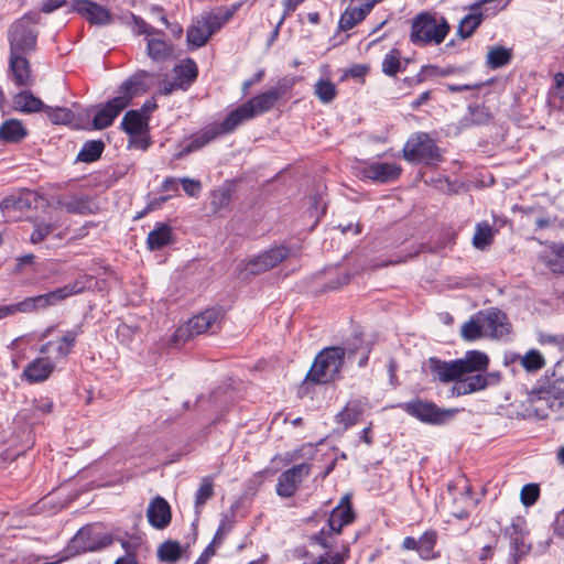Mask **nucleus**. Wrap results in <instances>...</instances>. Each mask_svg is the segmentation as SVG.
Masks as SVG:
<instances>
[{
	"label": "nucleus",
	"instance_id": "49",
	"mask_svg": "<svg viewBox=\"0 0 564 564\" xmlns=\"http://www.w3.org/2000/svg\"><path fill=\"white\" fill-rule=\"evenodd\" d=\"M401 67V62L397 51H392L386 55L382 62V70L389 76L395 75Z\"/></svg>",
	"mask_w": 564,
	"mask_h": 564
},
{
	"label": "nucleus",
	"instance_id": "52",
	"mask_svg": "<svg viewBox=\"0 0 564 564\" xmlns=\"http://www.w3.org/2000/svg\"><path fill=\"white\" fill-rule=\"evenodd\" d=\"M238 268L241 273H247V274H252V275H257V274L268 271L267 269H264L263 263L261 262V260L258 257H254L246 262H243V261L240 262Z\"/></svg>",
	"mask_w": 564,
	"mask_h": 564
},
{
	"label": "nucleus",
	"instance_id": "14",
	"mask_svg": "<svg viewBox=\"0 0 564 564\" xmlns=\"http://www.w3.org/2000/svg\"><path fill=\"white\" fill-rule=\"evenodd\" d=\"M72 11L78 13L91 24L107 25L112 22L111 12L90 0H73Z\"/></svg>",
	"mask_w": 564,
	"mask_h": 564
},
{
	"label": "nucleus",
	"instance_id": "57",
	"mask_svg": "<svg viewBox=\"0 0 564 564\" xmlns=\"http://www.w3.org/2000/svg\"><path fill=\"white\" fill-rule=\"evenodd\" d=\"M368 72V67L365 65H354L345 72V76L361 78Z\"/></svg>",
	"mask_w": 564,
	"mask_h": 564
},
{
	"label": "nucleus",
	"instance_id": "12",
	"mask_svg": "<svg viewBox=\"0 0 564 564\" xmlns=\"http://www.w3.org/2000/svg\"><path fill=\"white\" fill-rule=\"evenodd\" d=\"M354 169L358 177L377 183L395 181L402 172L401 166L388 162H358Z\"/></svg>",
	"mask_w": 564,
	"mask_h": 564
},
{
	"label": "nucleus",
	"instance_id": "27",
	"mask_svg": "<svg viewBox=\"0 0 564 564\" xmlns=\"http://www.w3.org/2000/svg\"><path fill=\"white\" fill-rule=\"evenodd\" d=\"M28 135V129L18 119H9L0 126V141L18 143Z\"/></svg>",
	"mask_w": 564,
	"mask_h": 564
},
{
	"label": "nucleus",
	"instance_id": "58",
	"mask_svg": "<svg viewBox=\"0 0 564 564\" xmlns=\"http://www.w3.org/2000/svg\"><path fill=\"white\" fill-rule=\"evenodd\" d=\"M423 74L425 77L430 76H447L452 73L451 69H440L435 66H426L423 68Z\"/></svg>",
	"mask_w": 564,
	"mask_h": 564
},
{
	"label": "nucleus",
	"instance_id": "64",
	"mask_svg": "<svg viewBox=\"0 0 564 564\" xmlns=\"http://www.w3.org/2000/svg\"><path fill=\"white\" fill-rule=\"evenodd\" d=\"M402 547L405 550H416L419 551V540L414 538L408 536L403 540Z\"/></svg>",
	"mask_w": 564,
	"mask_h": 564
},
{
	"label": "nucleus",
	"instance_id": "46",
	"mask_svg": "<svg viewBox=\"0 0 564 564\" xmlns=\"http://www.w3.org/2000/svg\"><path fill=\"white\" fill-rule=\"evenodd\" d=\"M232 11H227L224 15L218 14H209L203 17L204 24H206V29L209 31V35L212 36L217 30H219L232 15Z\"/></svg>",
	"mask_w": 564,
	"mask_h": 564
},
{
	"label": "nucleus",
	"instance_id": "56",
	"mask_svg": "<svg viewBox=\"0 0 564 564\" xmlns=\"http://www.w3.org/2000/svg\"><path fill=\"white\" fill-rule=\"evenodd\" d=\"M83 540V533L79 532L77 535L74 536V539L70 541L68 547H67V552L68 554L64 557H68L70 555H73L74 553H78V552H85V551H90L93 550L91 546H80V542Z\"/></svg>",
	"mask_w": 564,
	"mask_h": 564
},
{
	"label": "nucleus",
	"instance_id": "11",
	"mask_svg": "<svg viewBox=\"0 0 564 564\" xmlns=\"http://www.w3.org/2000/svg\"><path fill=\"white\" fill-rule=\"evenodd\" d=\"M403 409L410 415L429 424H444L451 421L458 412L457 409H441L432 402L421 400L408 402Z\"/></svg>",
	"mask_w": 564,
	"mask_h": 564
},
{
	"label": "nucleus",
	"instance_id": "32",
	"mask_svg": "<svg viewBox=\"0 0 564 564\" xmlns=\"http://www.w3.org/2000/svg\"><path fill=\"white\" fill-rule=\"evenodd\" d=\"M482 327L484 326L480 318V312H478L476 315L470 317L469 321L462 325L460 335L467 341H473L481 337H486Z\"/></svg>",
	"mask_w": 564,
	"mask_h": 564
},
{
	"label": "nucleus",
	"instance_id": "30",
	"mask_svg": "<svg viewBox=\"0 0 564 564\" xmlns=\"http://www.w3.org/2000/svg\"><path fill=\"white\" fill-rule=\"evenodd\" d=\"M172 241V228L165 224H160L155 229L149 232L147 245L150 250H159Z\"/></svg>",
	"mask_w": 564,
	"mask_h": 564
},
{
	"label": "nucleus",
	"instance_id": "2",
	"mask_svg": "<svg viewBox=\"0 0 564 564\" xmlns=\"http://www.w3.org/2000/svg\"><path fill=\"white\" fill-rule=\"evenodd\" d=\"M345 350L340 347H328L315 358L306 380L314 383H329L338 379L343 368Z\"/></svg>",
	"mask_w": 564,
	"mask_h": 564
},
{
	"label": "nucleus",
	"instance_id": "29",
	"mask_svg": "<svg viewBox=\"0 0 564 564\" xmlns=\"http://www.w3.org/2000/svg\"><path fill=\"white\" fill-rule=\"evenodd\" d=\"M541 260L553 273H564V245H552L541 254Z\"/></svg>",
	"mask_w": 564,
	"mask_h": 564
},
{
	"label": "nucleus",
	"instance_id": "20",
	"mask_svg": "<svg viewBox=\"0 0 564 564\" xmlns=\"http://www.w3.org/2000/svg\"><path fill=\"white\" fill-rule=\"evenodd\" d=\"M367 401L362 399L349 400L344 409L335 416L337 424L341 425L344 430L357 424L365 411L367 410Z\"/></svg>",
	"mask_w": 564,
	"mask_h": 564
},
{
	"label": "nucleus",
	"instance_id": "18",
	"mask_svg": "<svg viewBox=\"0 0 564 564\" xmlns=\"http://www.w3.org/2000/svg\"><path fill=\"white\" fill-rule=\"evenodd\" d=\"M91 280V276L82 275L68 284L47 292L51 305L55 306L70 296L84 293L90 286Z\"/></svg>",
	"mask_w": 564,
	"mask_h": 564
},
{
	"label": "nucleus",
	"instance_id": "40",
	"mask_svg": "<svg viewBox=\"0 0 564 564\" xmlns=\"http://www.w3.org/2000/svg\"><path fill=\"white\" fill-rule=\"evenodd\" d=\"M104 151V143L99 140L88 141L84 144L83 149L77 155V160L80 162H94L96 161Z\"/></svg>",
	"mask_w": 564,
	"mask_h": 564
},
{
	"label": "nucleus",
	"instance_id": "61",
	"mask_svg": "<svg viewBox=\"0 0 564 564\" xmlns=\"http://www.w3.org/2000/svg\"><path fill=\"white\" fill-rule=\"evenodd\" d=\"M34 299H35L36 310H46L47 307L52 306L50 303V297H48L47 293L36 295V296H34Z\"/></svg>",
	"mask_w": 564,
	"mask_h": 564
},
{
	"label": "nucleus",
	"instance_id": "8",
	"mask_svg": "<svg viewBox=\"0 0 564 564\" xmlns=\"http://www.w3.org/2000/svg\"><path fill=\"white\" fill-rule=\"evenodd\" d=\"M155 107V105L152 107L144 106L140 110H129L123 116L121 128L131 137V145L143 150L148 148L149 143L142 135L145 134L149 129L148 113Z\"/></svg>",
	"mask_w": 564,
	"mask_h": 564
},
{
	"label": "nucleus",
	"instance_id": "54",
	"mask_svg": "<svg viewBox=\"0 0 564 564\" xmlns=\"http://www.w3.org/2000/svg\"><path fill=\"white\" fill-rule=\"evenodd\" d=\"M181 184L185 193L191 197H197L202 191V184L196 180L184 177L181 178Z\"/></svg>",
	"mask_w": 564,
	"mask_h": 564
},
{
	"label": "nucleus",
	"instance_id": "17",
	"mask_svg": "<svg viewBox=\"0 0 564 564\" xmlns=\"http://www.w3.org/2000/svg\"><path fill=\"white\" fill-rule=\"evenodd\" d=\"M126 108V98H112L96 112L93 121V128L101 130L109 127Z\"/></svg>",
	"mask_w": 564,
	"mask_h": 564
},
{
	"label": "nucleus",
	"instance_id": "34",
	"mask_svg": "<svg viewBox=\"0 0 564 564\" xmlns=\"http://www.w3.org/2000/svg\"><path fill=\"white\" fill-rule=\"evenodd\" d=\"M289 254L290 250L284 246H280L269 249L257 257L263 263L264 269L270 270L276 267L279 263H281L284 259H286Z\"/></svg>",
	"mask_w": 564,
	"mask_h": 564
},
{
	"label": "nucleus",
	"instance_id": "25",
	"mask_svg": "<svg viewBox=\"0 0 564 564\" xmlns=\"http://www.w3.org/2000/svg\"><path fill=\"white\" fill-rule=\"evenodd\" d=\"M150 75L145 70L135 73L132 77L127 79L120 87V95L116 98H126L127 107L130 105L132 98L145 91L144 80Z\"/></svg>",
	"mask_w": 564,
	"mask_h": 564
},
{
	"label": "nucleus",
	"instance_id": "28",
	"mask_svg": "<svg viewBox=\"0 0 564 564\" xmlns=\"http://www.w3.org/2000/svg\"><path fill=\"white\" fill-rule=\"evenodd\" d=\"M56 205L72 214L86 215L93 213V204L87 196L61 197L56 199Z\"/></svg>",
	"mask_w": 564,
	"mask_h": 564
},
{
	"label": "nucleus",
	"instance_id": "4",
	"mask_svg": "<svg viewBox=\"0 0 564 564\" xmlns=\"http://www.w3.org/2000/svg\"><path fill=\"white\" fill-rule=\"evenodd\" d=\"M449 32L447 21L430 13H420L412 22L411 41L414 44H441Z\"/></svg>",
	"mask_w": 564,
	"mask_h": 564
},
{
	"label": "nucleus",
	"instance_id": "35",
	"mask_svg": "<svg viewBox=\"0 0 564 564\" xmlns=\"http://www.w3.org/2000/svg\"><path fill=\"white\" fill-rule=\"evenodd\" d=\"M148 55L153 61H164L172 55V47L165 41L154 36L147 39Z\"/></svg>",
	"mask_w": 564,
	"mask_h": 564
},
{
	"label": "nucleus",
	"instance_id": "13",
	"mask_svg": "<svg viewBox=\"0 0 564 564\" xmlns=\"http://www.w3.org/2000/svg\"><path fill=\"white\" fill-rule=\"evenodd\" d=\"M481 371H475L465 375L452 388L454 395L469 394L479 390L485 389L489 384L499 382L500 376L497 372L480 373Z\"/></svg>",
	"mask_w": 564,
	"mask_h": 564
},
{
	"label": "nucleus",
	"instance_id": "44",
	"mask_svg": "<svg viewBox=\"0 0 564 564\" xmlns=\"http://www.w3.org/2000/svg\"><path fill=\"white\" fill-rule=\"evenodd\" d=\"M159 557L164 562H175L181 556V545L177 542H164L158 551Z\"/></svg>",
	"mask_w": 564,
	"mask_h": 564
},
{
	"label": "nucleus",
	"instance_id": "15",
	"mask_svg": "<svg viewBox=\"0 0 564 564\" xmlns=\"http://www.w3.org/2000/svg\"><path fill=\"white\" fill-rule=\"evenodd\" d=\"M310 466L307 464H299L283 471L278 478L276 494L280 497H292L300 482L308 475Z\"/></svg>",
	"mask_w": 564,
	"mask_h": 564
},
{
	"label": "nucleus",
	"instance_id": "48",
	"mask_svg": "<svg viewBox=\"0 0 564 564\" xmlns=\"http://www.w3.org/2000/svg\"><path fill=\"white\" fill-rule=\"evenodd\" d=\"M212 196V205L215 210L226 208L231 202V191L228 187L214 191Z\"/></svg>",
	"mask_w": 564,
	"mask_h": 564
},
{
	"label": "nucleus",
	"instance_id": "26",
	"mask_svg": "<svg viewBox=\"0 0 564 564\" xmlns=\"http://www.w3.org/2000/svg\"><path fill=\"white\" fill-rule=\"evenodd\" d=\"M79 333H80L79 328L68 330L55 343L50 341V343L44 344L41 347L40 351L42 354H45V352H47L48 347L54 345L55 346V359H63L72 351V348L74 347L76 338L79 335Z\"/></svg>",
	"mask_w": 564,
	"mask_h": 564
},
{
	"label": "nucleus",
	"instance_id": "59",
	"mask_svg": "<svg viewBox=\"0 0 564 564\" xmlns=\"http://www.w3.org/2000/svg\"><path fill=\"white\" fill-rule=\"evenodd\" d=\"M66 3V0H47L43 3L42 10L45 13H51L54 10L63 7Z\"/></svg>",
	"mask_w": 564,
	"mask_h": 564
},
{
	"label": "nucleus",
	"instance_id": "38",
	"mask_svg": "<svg viewBox=\"0 0 564 564\" xmlns=\"http://www.w3.org/2000/svg\"><path fill=\"white\" fill-rule=\"evenodd\" d=\"M494 230L488 223H479L473 237V245L476 249L484 250L491 245Z\"/></svg>",
	"mask_w": 564,
	"mask_h": 564
},
{
	"label": "nucleus",
	"instance_id": "6",
	"mask_svg": "<svg viewBox=\"0 0 564 564\" xmlns=\"http://www.w3.org/2000/svg\"><path fill=\"white\" fill-rule=\"evenodd\" d=\"M220 321L221 311L219 308L212 307L188 319L185 325L176 329L174 336L176 339L186 340L193 336L215 333L219 329Z\"/></svg>",
	"mask_w": 564,
	"mask_h": 564
},
{
	"label": "nucleus",
	"instance_id": "9",
	"mask_svg": "<svg viewBox=\"0 0 564 564\" xmlns=\"http://www.w3.org/2000/svg\"><path fill=\"white\" fill-rule=\"evenodd\" d=\"M354 519L355 514L351 509L350 498L349 496H345L343 497L340 503L330 512L328 519L329 530H321V532L315 535L316 542L324 549H330L332 542L329 541V538L332 534H339L343 527L351 523Z\"/></svg>",
	"mask_w": 564,
	"mask_h": 564
},
{
	"label": "nucleus",
	"instance_id": "1",
	"mask_svg": "<svg viewBox=\"0 0 564 564\" xmlns=\"http://www.w3.org/2000/svg\"><path fill=\"white\" fill-rule=\"evenodd\" d=\"M427 364L434 380L456 383L467 373L487 370L489 358L485 352L471 350L460 359L446 362L432 357Z\"/></svg>",
	"mask_w": 564,
	"mask_h": 564
},
{
	"label": "nucleus",
	"instance_id": "53",
	"mask_svg": "<svg viewBox=\"0 0 564 564\" xmlns=\"http://www.w3.org/2000/svg\"><path fill=\"white\" fill-rule=\"evenodd\" d=\"M25 202L21 197L10 196L0 203V209L4 216H10L11 210H21Z\"/></svg>",
	"mask_w": 564,
	"mask_h": 564
},
{
	"label": "nucleus",
	"instance_id": "23",
	"mask_svg": "<svg viewBox=\"0 0 564 564\" xmlns=\"http://www.w3.org/2000/svg\"><path fill=\"white\" fill-rule=\"evenodd\" d=\"M12 107L15 111H20L23 113H35L43 111L45 105L30 90H22L13 96Z\"/></svg>",
	"mask_w": 564,
	"mask_h": 564
},
{
	"label": "nucleus",
	"instance_id": "63",
	"mask_svg": "<svg viewBox=\"0 0 564 564\" xmlns=\"http://www.w3.org/2000/svg\"><path fill=\"white\" fill-rule=\"evenodd\" d=\"M175 89H182V82H169L165 83L163 88L161 89V94L163 95H170Z\"/></svg>",
	"mask_w": 564,
	"mask_h": 564
},
{
	"label": "nucleus",
	"instance_id": "16",
	"mask_svg": "<svg viewBox=\"0 0 564 564\" xmlns=\"http://www.w3.org/2000/svg\"><path fill=\"white\" fill-rule=\"evenodd\" d=\"M486 337L500 338L510 333V324L505 313L497 308L480 312Z\"/></svg>",
	"mask_w": 564,
	"mask_h": 564
},
{
	"label": "nucleus",
	"instance_id": "42",
	"mask_svg": "<svg viewBox=\"0 0 564 564\" xmlns=\"http://www.w3.org/2000/svg\"><path fill=\"white\" fill-rule=\"evenodd\" d=\"M314 93L323 104H328L335 99L337 89L329 79H321L315 84Z\"/></svg>",
	"mask_w": 564,
	"mask_h": 564
},
{
	"label": "nucleus",
	"instance_id": "31",
	"mask_svg": "<svg viewBox=\"0 0 564 564\" xmlns=\"http://www.w3.org/2000/svg\"><path fill=\"white\" fill-rule=\"evenodd\" d=\"M209 37V31L206 29L203 19L196 20L187 30V42L195 47L205 45Z\"/></svg>",
	"mask_w": 564,
	"mask_h": 564
},
{
	"label": "nucleus",
	"instance_id": "24",
	"mask_svg": "<svg viewBox=\"0 0 564 564\" xmlns=\"http://www.w3.org/2000/svg\"><path fill=\"white\" fill-rule=\"evenodd\" d=\"M54 369L53 362L46 358H36L26 366L23 376L29 382H41L46 380Z\"/></svg>",
	"mask_w": 564,
	"mask_h": 564
},
{
	"label": "nucleus",
	"instance_id": "5",
	"mask_svg": "<svg viewBox=\"0 0 564 564\" xmlns=\"http://www.w3.org/2000/svg\"><path fill=\"white\" fill-rule=\"evenodd\" d=\"M284 93L285 88L273 87L246 101L228 115L230 126L237 128L242 122L271 110Z\"/></svg>",
	"mask_w": 564,
	"mask_h": 564
},
{
	"label": "nucleus",
	"instance_id": "10",
	"mask_svg": "<svg viewBox=\"0 0 564 564\" xmlns=\"http://www.w3.org/2000/svg\"><path fill=\"white\" fill-rule=\"evenodd\" d=\"M235 129V126H230L229 116L221 123L213 122L192 134L188 144L175 154V159H182L204 148L218 137L232 132Z\"/></svg>",
	"mask_w": 564,
	"mask_h": 564
},
{
	"label": "nucleus",
	"instance_id": "21",
	"mask_svg": "<svg viewBox=\"0 0 564 564\" xmlns=\"http://www.w3.org/2000/svg\"><path fill=\"white\" fill-rule=\"evenodd\" d=\"M147 517L150 524L155 529H164L171 522V507L162 497H155L149 505Z\"/></svg>",
	"mask_w": 564,
	"mask_h": 564
},
{
	"label": "nucleus",
	"instance_id": "41",
	"mask_svg": "<svg viewBox=\"0 0 564 564\" xmlns=\"http://www.w3.org/2000/svg\"><path fill=\"white\" fill-rule=\"evenodd\" d=\"M43 111L54 124H70L74 121V113L67 108L45 106Z\"/></svg>",
	"mask_w": 564,
	"mask_h": 564
},
{
	"label": "nucleus",
	"instance_id": "45",
	"mask_svg": "<svg viewBox=\"0 0 564 564\" xmlns=\"http://www.w3.org/2000/svg\"><path fill=\"white\" fill-rule=\"evenodd\" d=\"M349 546L343 545L340 551L333 555H321L312 564H345L349 557Z\"/></svg>",
	"mask_w": 564,
	"mask_h": 564
},
{
	"label": "nucleus",
	"instance_id": "7",
	"mask_svg": "<svg viewBox=\"0 0 564 564\" xmlns=\"http://www.w3.org/2000/svg\"><path fill=\"white\" fill-rule=\"evenodd\" d=\"M403 158L409 161H424L432 164L442 160V154L435 142L426 133L411 137L403 150Z\"/></svg>",
	"mask_w": 564,
	"mask_h": 564
},
{
	"label": "nucleus",
	"instance_id": "50",
	"mask_svg": "<svg viewBox=\"0 0 564 564\" xmlns=\"http://www.w3.org/2000/svg\"><path fill=\"white\" fill-rule=\"evenodd\" d=\"M540 496V488L535 484H528L522 487L520 492L521 502L525 507H530L535 503Z\"/></svg>",
	"mask_w": 564,
	"mask_h": 564
},
{
	"label": "nucleus",
	"instance_id": "19",
	"mask_svg": "<svg viewBox=\"0 0 564 564\" xmlns=\"http://www.w3.org/2000/svg\"><path fill=\"white\" fill-rule=\"evenodd\" d=\"M9 72L12 76L13 82L18 86L29 87L32 86L34 83L30 62L26 58V55L10 54Z\"/></svg>",
	"mask_w": 564,
	"mask_h": 564
},
{
	"label": "nucleus",
	"instance_id": "37",
	"mask_svg": "<svg viewBox=\"0 0 564 564\" xmlns=\"http://www.w3.org/2000/svg\"><path fill=\"white\" fill-rule=\"evenodd\" d=\"M58 227L57 219L50 218V221L44 219L34 220V230L31 235V242L39 243L43 241L48 235H51Z\"/></svg>",
	"mask_w": 564,
	"mask_h": 564
},
{
	"label": "nucleus",
	"instance_id": "55",
	"mask_svg": "<svg viewBox=\"0 0 564 564\" xmlns=\"http://www.w3.org/2000/svg\"><path fill=\"white\" fill-rule=\"evenodd\" d=\"M12 306L14 308V314L31 313V312L37 311L34 296L26 297L19 303L12 304Z\"/></svg>",
	"mask_w": 564,
	"mask_h": 564
},
{
	"label": "nucleus",
	"instance_id": "51",
	"mask_svg": "<svg viewBox=\"0 0 564 564\" xmlns=\"http://www.w3.org/2000/svg\"><path fill=\"white\" fill-rule=\"evenodd\" d=\"M131 19H132V23H133V28H132V31L138 34V35H141V34H145L148 35V37H152V36H155L158 34H160V31L154 29L153 26L149 25L143 19H141L140 17H137L134 14H131Z\"/></svg>",
	"mask_w": 564,
	"mask_h": 564
},
{
	"label": "nucleus",
	"instance_id": "36",
	"mask_svg": "<svg viewBox=\"0 0 564 564\" xmlns=\"http://www.w3.org/2000/svg\"><path fill=\"white\" fill-rule=\"evenodd\" d=\"M437 535L434 531L425 532L419 539V555L422 560H433L438 556V553L434 551Z\"/></svg>",
	"mask_w": 564,
	"mask_h": 564
},
{
	"label": "nucleus",
	"instance_id": "3",
	"mask_svg": "<svg viewBox=\"0 0 564 564\" xmlns=\"http://www.w3.org/2000/svg\"><path fill=\"white\" fill-rule=\"evenodd\" d=\"M40 14L30 12L12 23L9 31L10 54L28 55L36 47L35 25Z\"/></svg>",
	"mask_w": 564,
	"mask_h": 564
},
{
	"label": "nucleus",
	"instance_id": "62",
	"mask_svg": "<svg viewBox=\"0 0 564 564\" xmlns=\"http://www.w3.org/2000/svg\"><path fill=\"white\" fill-rule=\"evenodd\" d=\"M303 1L304 0H284V13L282 17L286 18V15L293 12Z\"/></svg>",
	"mask_w": 564,
	"mask_h": 564
},
{
	"label": "nucleus",
	"instance_id": "47",
	"mask_svg": "<svg viewBox=\"0 0 564 564\" xmlns=\"http://www.w3.org/2000/svg\"><path fill=\"white\" fill-rule=\"evenodd\" d=\"M214 489H213V481L209 478H204L195 498V507L197 510H199L205 502L213 497Z\"/></svg>",
	"mask_w": 564,
	"mask_h": 564
},
{
	"label": "nucleus",
	"instance_id": "60",
	"mask_svg": "<svg viewBox=\"0 0 564 564\" xmlns=\"http://www.w3.org/2000/svg\"><path fill=\"white\" fill-rule=\"evenodd\" d=\"M555 87H556V95L564 99V74L557 73L554 76Z\"/></svg>",
	"mask_w": 564,
	"mask_h": 564
},
{
	"label": "nucleus",
	"instance_id": "43",
	"mask_svg": "<svg viewBox=\"0 0 564 564\" xmlns=\"http://www.w3.org/2000/svg\"><path fill=\"white\" fill-rule=\"evenodd\" d=\"M545 365V360L543 356L540 354L536 349L529 350L522 358H521V366L527 371H538L541 368H543Z\"/></svg>",
	"mask_w": 564,
	"mask_h": 564
},
{
	"label": "nucleus",
	"instance_id": "22",
	"mask_svg": "<svg viewBox=\"0 0 564 564\" xmlns=\"http://www.w3.org/2000/svg\"><path fill=\"white\" fill-rule=\"evenodd\" d=\"M378 1L379 0H367L359 7L352 6L351 2L339 19V29L341 31H348L352 29L356 24L366 18V15L372 10Z\"/></svg>",
	"mask_w": 564,
	"mask_h": 564
},
{
	"label": "nucleus",
	"instance_id": "39",
	"mask_svg": "<svg viewBox=\"0 0 564 564\" xmlns=\"http://www.w3.org/2000/svg\"><path fill=\"white\" fill-rule=\"evenodd\" d=\"M511 59V51L502 46L490 47L487 53V64L491 68L507 65Z\"/></svg>",
	"mask_w": 564,
	"mask_h": 564
},
{
	"label": "nucleus",
	"instance_id": "33",
	"mask_svg": "<svg viewBox=\"0 0 564 564\" xmlns=\"http://www.w3.org/2000/svg\"><path fill=\"white\" fill-rule=\"evenodd\" d=\"M175 82H182V89H185L197 76L196 64L186 59L174 67Z\"/></svg>",
	"mask_w": 564,
	"mask_h": 564
}]
</instances>
